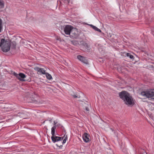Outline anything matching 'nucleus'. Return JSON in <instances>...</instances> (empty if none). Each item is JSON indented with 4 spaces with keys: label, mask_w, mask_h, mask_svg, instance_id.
<instances>
[{
    "label": "nucleus",
    "mask_w": 154,
    "mask_h": 154,
    "mask_svg": "<svg viewBox=\"0 0 154 154\" xmlns=\"http://www.w3.org/2000/svg\"><path fill=\"white\" fill-rule=\"evenodd\" d=\"M120 97L123 100L125 103L128 106L133 105L134 101L133 98L128 92L123 91L119 93Z\"/></svg>",
    "instance_id": "1"
},
{
    "label": "nucleus",
    "mask_w": 154,
    "mask_h": 154,
    "mask_svg": "<svg viewBox=\"0 0 154 154\" xmlns=\"http://www.w3.org/2000/svg\"><path fill=\"white\" fill-rule=\"evenodd\" d=\"M11 43L9 41H5L4 39H2L0 42V47L2 46V51L4 52H7L10 48Z\"/></svg>",
    "instance_id": "2"
},
{
    "label": "nucleus",
    "mask_w": 154,
    "mask_h": 154,
    "mask_svg": "<svg viewBox=\"0 0 154 154\" xmlns=\"http://www.w3.org/2000/svg\"><path fill=\"white\" fill-rule=\"evenodd\" d=\"M56 129V125L54 126L51 128V133L52 135V136L51 137V138L52 141L54 143L59 141L62 140L65 136V135H64L63 137H62L55 136V131Z\"/></svg>",
    "instance_id": "3"
},
{
    "label": "nucleus",
    "mask_w": 154,
    "mask_h": 154,
    "mask_svg": "<svg viewBox=\"0 0 154 154\" xmlns=\"http://www.w3.org/2000/svg\"><path fill=\"white\" fill-rule=\"evenodd\" d=\"M141 94L147 98L152 97L154 96V89L142 92Z\"/></svg>",
    "instance_id": "4"
},
{
    "label": "nucleus",
    "mask_w": 154,
    "mask_h": 154,
    "mask_svg": "<svg viewBox=\"0 0 154 154\" xmlns=\"http://www.w3.org/2000/svg\"><path fill=\"white\" fill-rule=\"evenodd\" d=\"M13 74L20 81H25L24 79L26 77V76L24 74L22 73L17 74L15 72H14Z\"/></svg>",
    "instance_id": "5"
},
{
    "label": "nucleus",
    "mask_w": 154,
    "mask_h": 154,
    "mask_svg": "<svg viewBox=\"0 0 154 154\" xmlns=\"http://www.w3.org/2000/svg\"><path fill=\"white\" fill-rule=\"evenodd\" d=\"M70 37L72 38H77L79 35L78 29L75 28H72L69 34Z\"/></svg>",
    "instance_id": "6"
},
{
    "label": "nucleus",
    "mask_w": 154,
    "mask_h": 154,
    "mask_svg": "<svg viewBox=\"0 0 154 154\" xmlns=\"http://www.w3.org/2000/svg\"><path fill=\"white\" fill-rule=\"evenodd\" d=\"M72 28V27L71 26L66 25L64 29L65 33L66 35H69Z\"/></svg>",
    "instance_id": "7"
},
{
    "label": "nucleus",
    "mask_w": 154,
    "mask_h": 154,
    "mask_svg": "<svg viewBox=\"0 0 154 154\" xmlns=\"http://www.w3.org/2000/svg\"><path fill=\"white\" fill-rule=\"evenodd\" d=\"M34 69L37 72V73L38 75L45 74H46L45 71L43 68L36 67L34 68Z\"/></svg>",
    "instance_id": "8"
},
{
    "label": "nucleus",
    "mask_w": 154,
    "mask_h": 154,
    "mask_svg": "<svg viewBox=\"0 0 154 154\" xmlns=\"http://www.w3.org/2000/svg\"><path fill=\"white\" fill-rule=\"evenodd\" d=\"M82 137L84 141L85 142L88 143L90 141V136L87 133H84L82 135Z\"/></svg>",
    "instance_id": "9"
},
{
    "label": "nucleus",
    "mask_w": 154,
    "mask_h": 154,
    "mask_svg": "<svg viewBox=\"0 0 154 154\" xmlns=\"http://www.w3.org/2000/svg\"><path fill=\"white\" fill-rule=\"evenodd\" d=\"M77 58L79 60L81 61L83 63L86 64L88 63V60L83 57L81 55H78L77 56Z\"/></svg>",
    "instance_id": "10"
},
{
    "label": "nucleus",
    "mask_w": 154,
    "mask_h": 154,
    "mask_svg": "<svg viewBox=\"0 0 154 154\" xmlns=\"http://www.w3.org/2000/svg\"><path fill=\"white\" fill-rule=\"evenodd\" d=\"M67 139H68V137H67V135H66V137H65V139L63 140V141L61 142V145H60L58 144H56V146H57L59 147L60 148H61V147H62V145L64 143H65L66 142V140H67Z\"/></svg>",
    "instance_id": "11"
},
{
    "label": "nucleus",
    "mask_w": 154,
    "mask_h": 154,
    "mask_svg": "<svg viewBox=\"0 0 154 154\" xmlns=\"http://www.w3.org/2000/svg\"><path fill=\"white\" fill-rule=\"evenodd\" d=\"M48 80H51L52 79L51 75L48 73H46L45 74Z\"/></svg>",
    "instance_id": "12"
},
{
    "label": "nucleus",
    "mask_w": 154,
    "mask_h": 154,
    "mask_svg": "<svg viewBox=\"0 0 154 154\" xmlns=\"http://www.w3.org/2000/svg\"><path fill=\"white\" fill-rule=\"evenodd\" d=\"M71 95H72L74 98H80V96L76 93L71 94Z\"/></svg>",
    "instance_id": "13"
},
{
    "label": "nucleus",
    "mask_w": 154,
    "mask_h": 154,
    "mask_svg": "<svg viewBox=\"0 0 154 154\" xmlns=\"http://www.w3.org/2000/svg\"><path fill=\"white\" fill-rule=\"evenodd\" d=\"M4 2L2 0H0V9H2L4 7Z\"/></svg>",
    "instance_id": "14"
},
{
    "label": "nucleus",
    "mask_w": 154,
    "mask_h": 154,
    "mask_svg": "<svg viewBox=\"0 0 154 154\" xmlns=\"http://www.w3.org/2000/svg\"><path fill=\"white\" fill-rule=\"evenodd\" d=\"M126 55L127 57H129V58L132 60H133L134 59V56L133 55H131L130 53H127Z\"/></svg>",
    "instance_id": "15"
},
{
    "label": "nucleus",
    "mask_w": 154,
    "mask_h": 154,
    "mask_svg": "<svg viewBox=\"0 0 154 154\" xmlns=\"http://www.w3.org/2000/svg\"><path fill=\"white\" fill-rule=\"evenodd\" d=\"M83 105L85 106V109L86 111L87 112V113H88L89 111V109L88 108V106H86V105H87V104L86 103H83Z\"/></svg>",
    "instance_id": "16"
},
{
    "label": "nucleus",
    "mask_w": 154,
    "mask_h": 154,
    "mask_svg": "<svg viewBox=\"0 0 154 154\" xmlns=\"http://www.w3.org/2000/svg\"><path fill=\"white\" fill-rule=\"evenodd\" d=\"M21 42H23V43L26 44V45H30V44L31 43V42L29 41H26L25 40H23L21 41Z\"/></svg>",
    "instance_id": "17"
},
{
    "label": "nucleus",
    "mask_w": 154,
    "mask_h": 154,
    "mask_svg": "<svg viewBox=\"0 0 154 154\" xmlns=\"http://www.w3.org/2000/svg\"><path fill=\"white\" fill-rule=\"evenodd\" d=\"M83 48H85L87 50H88L89 49V46L86 43H83Z\"/></svg>",
    "instance_id": "18"
},
{
    "label": "nucleus",
    "mask_w": 154,
    "mask_h": 154,
    "mask_svg": "<svg viewBox=\"0 0 154 154\" xmlns=\"http://www.w3.org/2000/svg\"><path fill=\"white\" fill-rule=\"evenodd\" d=\"M69 0H60V2H63L66 4H68L69 2Z\"/></svg>",
    "instance_id": "19"
},
{
    "label": "nucleus",
    "mask_w": 154,
    "mask_h": 154,
    "mask_svg": "<svg viewBox=\"0 0 154 154\" xmlns=\"http://www.w3.org/2000/svg\"><path fill=\"white\" fill-rule=\"evenodd\" d=\"M93 29L94 30L97 31L99 32H101V30L99 29L97 27L95 26H93Z\"/></svg>",
    "instance_id": "20"
},
{
    "label": "nucleus",
    "mask_w": 154,
    "mask_h": 154,
    "mask_svg": "<svg viewBox=\"0 0 154 154\" xmlns=\"http://www.w3.org/2000/svg\"><path fill=\"white\" fill-rule=\"evenodd\" d=\"M71 42L72 44L74 45H76L79 44L78 42V41H71Z\"/></svg>",
    "instance_id": "21"
},
{
    "label": "nucleus",
    "mask_w": 154,
    "mask_h": 154,
    "mask_svg": "<svg viewBox=\"0 0 154 154\" xmlns=\"http://www.w3.org/2000/svg\"><path fill=\"white\" fill-rule=\"evenodd\" d=\"M2 20L0 18V32H1L2 29Z\"/></svg>",
    "instance_id": "22"
},
{
    "label": "nucleus",
    "mask_w": 154,
    "mask_h": 154,
    "mask_svg": "<svg viewBox=\"0 0 154 154\" xmlns=\"http://www.w3.org/2000/svg\"><path fill=\"white\" fill-rule=\"evenodd\" d=\"M90 26L92 28L93 27V26H93V25L91 24H90Z\"/></svg>",
    "instance_id": "23"
},
{
    "label": "nucleus",
    "mask_w": 154,
    "mask_h": 154,
    "mask_svg": "<svg viewBox=\"0 0 154 154\" xmlns=\"http://www.w3.org/2000/svg\"><path fill=\"white\" fill-rule=\"evenodd\" d=\"M54 126H55V125H56V124L57 123H56V122H55V121H54Z\"/></svg>",
    "instance_id": "24"
},
{
    "label": "nucleus",
    "mask_w": 154,
    "mask_h": 154,
    "mask_svg": "<svg viewBox=\"0 0 154 154\" xmlns=\"http://www.w3.org/2000/svg\"><path fill=\"white\" fill-rule=\"evenodd\" d=\"M21 117H22V118H23V119H26V118H24V117L23 116H21Z\"/></svg>",
    "instance_id": "25"
},
{
    "label": "nucleus",
    "mask_w": 154,
    "mask_h": 154,
    "mask_svg": "<svg viewBox=\"0 0 154 154\" xmlns=\"http://www.w3.org/2000/svg\"><path fill=\"white\" fill-rule=\"evenodd\" d=\"M49 121L50 122H51V120H49Z\"/></svg>",
    "instance_id": "26"
},
{
    "label": "nucleus",
    "mask_w": 154,
    "mask_h": 154,
    "mask_svg": "<svg viewBox=\"0 0 154 154\" xmlns=\"http://www.w3.org/2000/svg\"><path fill=\"white\" fill-rule=\"evenodd\" d=\"M57 144L59 145H61V143L60 144Z\"/></svg>",
    "instance_id": "27"
}]
</instances>
